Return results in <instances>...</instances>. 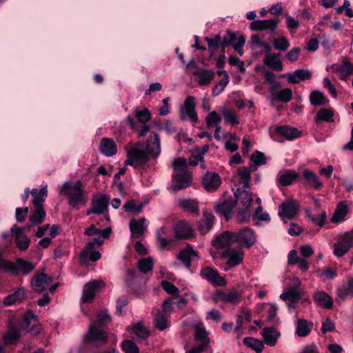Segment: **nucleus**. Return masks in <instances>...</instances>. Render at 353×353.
<instances>
[{
    "instance_id": "1",
    "label": "nucleus",
    "mask_w": 353,
    "mask_h": 353,
    "mask_svg": "<svg viewBox=\"0 0 353 353\" xmlns=\"http://www.w3.org/2000/svg\"><path fill=\"white\" fill-rule=\"evenodd\" d=\"M161 152V141L159 134L152 132L145 145L137 143L127 151L125 165L139 168L144 165L150 159H156Z\"/></svg>"
},
{
    "instance_id": "2",
    "label": "nucleus",
    "mask_w": 353,
    "mask_h": 353,
    "mask_svg": "<svg viewBox=\"0 0 353 353\" xmlns=\"http://www.w3.org/2000/svg\"><path fill=\"white\" fill-rule=\"evenodd\" d=\"M110 320V316L105 310L100 312L97 316L96 321L90 325L85 341L97 345L105 344L107 341V334L101 327L108 323Z\"/></svg>"
},
{
    "instance_id": "3",
    "label": "nucleus",
    "mask_w": 353,
    "mask_h": 353,
    "mask_svg": "<svg viewBox=\"0 0 353 353\" xmlns=\"http://www.w3.org/2000/svg\"><path fill=\"white\" fill-rule=\"evenodd\" d=\"M60 193L68 199V203L74 208L78 209L81 205L86 203L83 184L81 181H77L74 184L65 182L59 188Z\"/></svg>"
},
{
    "instance_id": "4",
    "label": "nucleus",
    "mask_w": 353,
    "mask_h": 353,
    "mask_svg": "<svg viewBox=\"0 0 353 353\" xmlns=\"http://www.w3.org/2000/svg\"><path fill=\"white\" fill-rule=\"evenodd\" d=\"M353 247V230L341 233L334 246V253L338 256H344Z\"/></svg>"
},
{
    "instance_id": "5",
    "label": "nucleus",
    "mask_w": 353,
    "mask_h": 353,
    "mask_svg": "<svg viewBox=\"0 0 353 353\" xmlns=\"http://www.w3.org/2000/svg\"><path fill=\"white\" fill-rule=\"evenodd\" d=\"M195 98L190 96L186 98L183 105L180 108L179 117L183 121L189 119L194 124L199 121L195 111Z\"/></svg>"
},
{
    "instance_id": "6",
    "label": "nucleus",
    "mask_w": 353,
    "mask_h": 353,
    "mask_svg": "<svg viewBox=\"0 0 353 353\" xmlns=\"http://www.w3.org/2000/svg\"><path fill=\"white\" fill-rule=\"evenodd\" d=\"M244 253L241 248H229L221 254V258L228 259L225 270L241 264L243 262Z\"/></svg>"
},
{
    "instance_id": "7",
    "label": "nucleus",
    "mask_w": 353,
    "mask_h": 353,
    "mask_svg": "<svg viewBox=\"0 0 353 353\" xmlns=\"http://www.w3.org/2000/svg\"><path fill=\"white\" fill-rule=\"evenodd\" d=\"M299 212V205L295 200H288L281 203L279 207V215L285 221L296 217Z\"/></svg>"
},
{
    "instance_id": "8",
    "label": "nucleus",
    "mask_w": 353,
    "mask_h": 353,
    "mask_svg": "<svg viewBox=\"0 0 353 353\" xmlns=\"http://www.w3.org/2000/svg\"><path fill=\"white\" fill-rule=\"evenodd\" d=\"M105 285L102 280H93L87 283L83 287L82 294L83 303H89L92 301L95 296V293Z\"/></svg>"
},
{
    "instance_id": "9",
    "label": "nucleus",
    "mask_w": 353,
    "mask_h": 353,
    "mask_svg": "<svg viewBox=\"0 0 353 353\" xmlns=\"http://www.w3.org/2000/svg\"><path fill=\"white\" fill-rule=\"evenodd\" d=\"M53 278L47 276L43 272L38 273L32 279L31 285L32 289L37 292H41L48 288L52 284Z\"/></svg>"
},
{
    "instance_id": "10",
    "label": "nucleus",
    "mask_w": 353,
    "mask_h": 353,
    "mask_svg": "<svg viewBox=\"0 0 353 353\" xmlns=\"http://www.w3.org/2000/svg\"><path fill=\"white\" fill-rule=\"evenodd\" d=\"M236 234V243H242L248 248L253 246L256 241V236L250 228H244Z\"/></svg>"
},
{
    "instance_id": "11",
    "label": "nucleus",
    "mask_w": 353,
    "mask_h": 353,
    "mask_svg": "<svg viewBox=\"0 0 353 353\" xmlns=\"http://www.w3.org/2000/svg\"><path fill=\"white\" fill-rule=\"evenodd\" d=\"M199 258L197 252L194 250L192 247L190 245L181 250L177 256V259L181 261L187 268H190L192 263L197 261Z\"/></svg>"
},
{
    "instance_id": "12",
    "label": "nucleus",
    "mask_w": 353,
    "mask_h": 353,
    "mask_svg": "<svg viewBox=\"0 0 353 353\" xmlns=\"http://www.w3.org/2000/svg\"><path fill=\"white\" fill-rule=\"evenodd\" d=\"M23 228H18L16 225L12 227L10 231L14 236L15 243L17 247L21 250L28 249L30 240L28 236L23 232Z\"/></svg>"
},
{
    "instance_id": "13",
    "label": "nucleus",
    "mask_w": 353,
    "mask_h": 353,
    "mask_svg": "<svg viewBox=\"0 0 353 353\" xmlns=\"http://www.w3.org/2000/svg\"><path fill=\"white\" fill-rule=\"evenodd\" d=\"M202 183L205 190L214 192L220 186L221 179L216 173L207 172L203 177Z\"/></svg>"
},
{
    "instance_id": "14",
    "label": "nucleus",
    "mask_w": 353,
    "mask_h": 353,
    "mask_svg": "<svg viewBox=\"0 0 353 353\" xmlns=\"http://www.w3.org/2000/svg\"><path fill=\"white\" fill-rule=\"evenodd\" d=\"M174 234L176 239H188L193 236V230L188 222L181 220L174 226Z\"/></svg>"
},
{
    "instance_id": "15",
    "label": "nucleus",
    "mask_w": 353,
    "mask_h": 353,
    "mask_svg": "<svg viewBox=\"0 0 353 353\" xmlns=\"http://www.w3.org/2000/svg\"><path fill=\"white\" fill-rule=\"evenodd\" d=\"M191 176L188 172L176 173L173 175L172 189L179 191L190 185Z\"/></svg>"
},
{
    "instance_id": "16",
    "label": "nucleus",
    "mask_w": 353,
    "mask_h": 353,
    "mask_svg": "<svg viewBox=\"0 0 353 353\" xmlns=\"http://www.w3.org/2000/svg\"><path fill=\"white\" fill-rule=\"evenodd\" d=\"M110 201V196L101 194L95 196L91 203L92 211L94 214H101L108 209Z\"/></svg>"
},
{
    "instance_id": "17",
    "label": "nucleus",
    "mask_w": 353,
    "mask_h": 353,
    "mask_svg": "<svg viewBox=\"0 0 353 353\" xmlns=\"http://www.w3.org/2000/svg\"><path fill=\"white\" fill-rule=\"evenodd\" d=\"M236 243V234L228 231L223 232L213 241V245L216 248H223Z\"/></svg>"
},
{
    "instance_id": "18",
    "label": "nucleus",
    "mask_w": 353,
    "mask_h": 353,
    "mask_svg": "<svg viewBox=\"0 0 353 353\" xmlns=\"http://www.w3.org/2000/svg\"><path fill=\"white\" fill-rule=\"evenodd\" d=\"M201 275L214 285L223 286L226 284L225 279L219 276L217 271L210 267L203 268L201 272Z\"/></svg>"
},
{
    "instance_id": "19",
    "label": "nucleus",
    "mask_w": 353,
    "mask_h": 353,
    "mask_svg": "<svg viewBox=\"0 0 353 353\" xmlns=\"http://www.w3.org/2000/svg\"><path fill=\"white\" fill-rule=\"evenodd\" d=\"M195 81L200 86L208 85L214 78V72L210 70L200 68L193 72Z\"/></svg>"
},
{
    "instance_id": "20",
    "label": "nucleus",
    "mask_w": 353,
    "mask_h": 353,
    "mask_svg": "<svg viewBox=\"0 0 353 353\" xmlns=\"http://www.w3.org/2000/svg\"><path fill=\"white\" fill-rule=\"evenodd\" d=\"M148 222L145 218L132 220L130 222V229L132 236L137 239L141 237L144 234Z\"/></svg>"
},
{
    "instance_id": "21",
    "label": "nucleus",
    "mask_w": 353,
    "mask_h": 353,
    "mask_svg": "<svg viewBox=\"0 0 353 353\" xmlns=\"http://www.w3.org/2000/svg\"><path fill=\"white\" fill-rule=\"evenodd\" d=\"M279 22L278 19L268 20H255L250 23V28L254 30H270L274 31Z\"/></svg>"
},
{
    "instance_id": "22",
    "label": "nucleus",
    "mask_w": 353,
    "mask_h": 353,
    "mask_svg": "<svg viewBox=\"0 0 353 353\" xmlns=\"http://www.w3.org/2000/svg\"><path fill=\"white\" fill-rule=\"evenodd\" d=\"M26 298V293L25 289L19 288L14 293L6 296L3 303L6 306H10L21 303Z\"/></svg>"
},
{
    "instance_id": "23",
    "label": "nucleus",
    "mask_w": 353,
    "mask_h": 353,
    "mask_svg": "<svg viewBox=\"0 0 353 353\" xmlns=\"http://www.w3.org/2000/svg\"><path fill=\"white\" fill-rule=\"evenodd\" d=\"M348 213V207L347 202L345 201H340L333 213L331 221L334 223H339L344 221Z\"/></svg>"
},
{
    "instance_id": "24",
    "label": "nucleus",
    "mask_w": 353,
    "mask_h": 353,
    "mask_svg": "<svg viewBox=\"0 0 353 353\" xmlns=\"http://www.w3.org/2000/svg\"><path fill=\"white\" fill-rule=\"evenodd\" d=\"M283 77H285L289 83H298L300 81L310 79L312 74L307 70L299 69L296 70L293 73L284 74Z\"/></svg>"
},
{
    "instance_id": "25",
    "label": "nucleus",
    "mask_w": 353,
    "mask_h": 353,
    "mask_svg": "<svg viewBox=\"0 0 353 353\" xmlns=\"http://www.w3.org/2000/svg\"><path fill=\"white\" fill-rule=\"evenodd\" d=\"M214 215L208 212H203L201 219L198 224V229L202 234H205L214 224Z\"/></svg>"
},
{
    "instance_id": "26",
    "label": "nucleus",
    "mask_w": 353,
    "mask_h": 353,
    "mask_svg": "<svg viewBox=\"0 0 353 353\" xmlns=\"http://www.w3.org/2000/svg\"><path fill=\"white\" fill-rule=\"evenodd\" d=\"M313 298L316 304L319 307L330 309L333 305L332 299L323 291L314 292Z\"/></svg>"
},
{
    "instance_id": "27",
    "label": "nucleus",
    "mask_w": 353,
    "mask_h": 353,
    "mask_svg": "<svg viewBox=\"0 0 353 353\" xmlns=\"http://www.w3.org/2000/svg\"><path fill=\"white\" fill-rule=\"evenodd\" d=\"M261 335L265 344L274 346L276 343L280 333L274 327H266L263 329Z\"/></svg>"
},
{
    "instance_id": "28",
    "label": "nucleus",
    "mask_w": 353,
    "mask_h": 353,
    "mask_svg": "<svg viewBox=\"0 0 353 353\" xmlns=\"http://www.w3.org/2000/svg\"><path fill=\"white\" fill-rule=\"evenodd\" d=\"M280 56V54L276 53L266 54L263 60V63L274 70L281 71L283 69V64Z\"/></svg>"
},
{
    "instance_id": "29",
    "label": "nucleus",
    "mask_w": 353,
    "mask_h": 353,
    "mask_svg": "<svg viewBox=\"0 0 353 353\" xmlns=\"http://www.w3.org/2000/svg\"><path fill=\"white\" fill-rule=\"evenodd\" d=\"M333 68L341 79H345L347 76L353 74V64L347 59L343 60L341 64L333 65Z\"/></svg>"
},
{
    "instance_id": "30",
    "label": "nucleus",
    "mask_w": 353,
    "mask_h": 353,
    "mask_svg": "<svg viewBox=\"0 0 353 353\" xmlns=\"http://www.w3.org/2000/svg\"><path fill=\"white\" fill-rule=\"evenodd\" d=\"M241 300V294L236 292H219L215 298V301H224L236 304Z\"/></svg>"
},
{
    "instance_id": "31",
    "label": "nucleus",
    "mask_w": 353,
    "mask_h": 353,
    "mask_svg": "<svg viewBox=\"0 0 353 353\" xmlns=\"http://www.w3.org/2000/svg\"><path fill=\"white\" fill-rule=\"evenodd\" d=\"M100 151L107 157L113 156L117 153V149L114 141L111 139L103 138L100 143Z\"/></svg>"
},
{
    "instance_id": "32",
    "label": "nucleus",
    "mask_w": 353,
    "mask_h": 353,
    "mask_svg": "<svg viewBox=\"0 0 353 353\" xmlns=\"http://www.w3.org/2000/svg\"><path fill=\"white\" fill-rule=\"evenodd\" d=\"M103 243V240L99 237H94L93 239L88 242L86 247L80 253V259L81 263H85L88 256L89 252L94 250L95 248L101 246Z\"/></svg>"
},
{
    "instance_id": "33",
    "label": "nucleus",
    "mask_w": 353,
    "mask_h": 353,
    "mask_svg": "<svg viewBox=\"0 0 353 353\" xmlns=\"http://www.w3.org/2000/svg\"><path fill=\"white\" fill-rule=\"evenodd\" d=\"M179 206L186 212L197 213L199 212L198 201L194 199H180Z\"/></svg>"
},
{
    "instance_id": "34",
    "label": "nucleus",
    "mask_w": 353,
    "mask_h": 353,
    "mask_svg": "<svg viewBox=\"0 0 353 353\" xmlns=\"http://www.w3.org/2000/svg\"><path fill=\"white\" fill-rule=\"evenodd\" d=\"M236 205L235 201L227 200L216 206V210L218 213L225 216L226 220L230 218V214Z\"/></svg>"
},
{
    "instance_id": "35",
    "label": "nucleus",
    "mask_w": 353,
    "mask_h": 353,
    "mask_svg": "<svg viewBox=\"0 0 353 353\" xmlns=\"http://www.w3.org/2000/svg\"><path fill=\"white\" fill-rule=\"evenodd\" d=\"M112 230L110 228H107L103 230L97 228L95 225H91L85 231V234L88 236H96L101 239H107L109 237Z\"/></svg>"
},
{
    "instance_id": "36",
    "label": "nucleus",
    "mask_w": 353,
    "mask_h": 353,
    "mask_svg": "<svg viewBox=\"0 0 353 353\" xmlns=\"http://www.w3.org/2000/svg\"><path fill=\"white\" fill-rule=\"evenodd\" d=\"M20 337V330L17 327H11L3 335L5 345L14 344Z\"/></svg>"
},
{
    "instance_id": "37",
    "label": "nucleus",
    "mask_w": 353,
    "mask_h": 353,
    "mask_svg": "<svg viewBox=\"0 0 353 353\" xmlns=\"http://www.w3.org/2000/svg\"><path fill=\"white\" fill-rule=\"evenodd\" d=\"M276 132L288 140L298 138L300 136V132L296 128L286 125L278 127Z\"/></svg>"
},
{
    "instance_id": "38",
    "label": "nucleus",
    "mask_w": 353,
    "mask_h": 353,
    "mask_svg": "<svg viewBox=\"0 0 353 353\" xmlns=\"http://www.w3.org/2000/svg\"><path fill=\"white\" fill-rule=\"evenodd\" d=\"M248 189L238 190L235 193L236 197L245 208H249L253 201L252 194L248 191Z\"/></svg>"
},
{
    "instance_id": "39",
    "label": "nucleus",
    "mask_w": 353,
    "mask_h": 353,
    "mask_svg": "<svg viewBox=\"0 0 353 353\" xmlns=\"http://www.w3.org/2000/svg\"><path fill=\"white\" fill-rule=\"evenodd\" d=\"M303 174L307 182L312 188L319 189L323 186V183L320 181L319 176L312 171L305 170Z\"/></svg>"
},
{
    "instance_id": "40",
    "label": "nucleus",
    "mask_w": 353,
    "mask_h": 353,
    "mask_svg": "<svg viewBox=\"0 0 353 353\" xmlns=\"http://www.w3.org/2000/svg\"><path fill=\"white\" fill-rule=\"evenodd\" d=\"M313 327V323L305 319H300L296 324V334L299 336H305L310 334Z\"/></svg>"
},
{
    "instance_id": "41",
    "label": "nucleus",
    "mask_w": 353,
    "mask_h": 353,
    "mask_svg": "<svg viewBox=\"0 0 353 353\" xmlns=\"http://www.w3.org/2000/svg\"><path fill=\"white\" fill-rule=\"evenodd\" d=\"M37 322V316L32 312H27L22 317L20 323V328L19 329L30 331L31 330L30 326L32 325L33 327L36 325Z\"/></svg>"
},
{
    "instance_id": "42",
    "label": "nucleus",
    "mask_w": 353,
    "mask_h": 353,
    "mask_svg": "<svg viewBox=\"0 0 353 353\" xmlns=\"http://www.w3.org/2000/svg\"><path fill=\"white\" fill-rule=\"evenodd\" d=\"M250 168L243 167L239 168L236 171L237 175L243 184V188H249L251 180L252 170Z\"/></svg>"
},
{
    "instance_id": "43",
    "label": "nucleus",
    "mask_w": 353,
    "mask_h": 353,
    "mask_svg": "<svg viewBox=\"0 0 353 353\" xmlns=\"http://www.w3.org/2000/svg\"><path fill=\"white\" fill-rule=\"evenodd\" d=\"M310 101L312 105L321 106L325 105L328 101L325 95L320 91H312L310 94Z\"/></svg>"
},
{
    "instance_id": "44",
    "label": "nucleus",
    "mask_w": 353,
    "mask_h": 353,
    "mask_svg": "<svg viewBox=\"0 0 353 353\" xmlns=\"http://www.w3.org/2000/svg\"><path fill=\"white\" fill-rule=\"evenodd\" d=\"M337 295L341 299L347 296H353V277L348 278L347 283L337 290Z\"/></svg>"
},
{
    "instance_id": "45",
    "label": "nucleus",
    "mask_w": 353,
    "mask_h": 353,
    "mask_svg": "<svg viewBox=\"0 0 353 353\" xmlns=\"http://www.w3.org/2000/svg\"><path fill=\"white\" fill-rule=\"evenodd\" d=\"M292 92L291 89L284 88V89H282V90L278 91V92L276 94H274L272 99L274 101H282L284 103H287L292 99Z\"/></svg>"
},
{
    "instance_id": "46",
    "label": "nucleus",
    "mask_w": 353,
    "mask_h": 353,
    "mask_svg": "<svg viewBox=\"0 0 353 353\" xmlns=\"http://www.w3.org/2000/svg\"><path fill=\"white\" fill-rule=\"evenodd\" d=\"M243 343L246 346L255 350L256 353H261L264 347L263 343L261 341L252 337L244 338Z\"/></svg>"
},
{
    "instance_id": "47",
    "label": "nucleus",
    "mask_w": 353,
    "mask_h": 353,
    "mask_svg": "<svg viewBox=\"0 0 353 353\" xmlns=\"http://www.w3.org/2000/svg\"><path fill=\"white\" fill-rule=\"evenodd\" d=\"M280 298L283 301H299L300 293L296 288L290 287L280 295Z\"/></svg>"
},
{
    "instance_id": "48",
    "label": "nucleus",
    "mask_w": 353,
    "mask_h": 353,
    "mask_svg": "<svg viewBox=\"0 0 353 353\" xmlns=\"http://www.w3.org/2000/svg\"><path fill=\"white\" fill-rule=\"evenodd\" d=\"M154 315V322L156 327L163 330L168 327L167 317L165 314L157 310Z\"/></svg>"
},
{
    "instance_id": "49",
    "label": "nucleus",
    "mask_w": 353,
    "mask_h": 353,
    "mask_svg": "<svg viewBox=\"0 0 353 353\" xmlns=\"http://www.w3.org/2000/svg\"><path fill=\"white\" fill-rule=\"evenodd\" d=\"M296 176L297 174L294 171L289 170L279 176V181L283 186L289 185Z\"/></svg>"
},
{
    "instance_id": "50",
    "label": "nucleus",
    "mask_w": 353,
    "mask_h": 353,
    "mask_svg": "<svg viewBox=\"0 0 353 353\" xmlns=\"http://www.w3.org/2000/svg\"><path fill=\"white\" fill-rule=\"evenodd\" d=\"M46 216L45 211L43 208H35L33 213L30 216V221L33 225L41 223L43 221Z\"/></svg>"
},
{
    "instance_id": "51",
    "label": "nucleus",
    "mask_w": 353,
    "mask_h": 353,
    "mask_svg": "<svg viewBox=\"0 0 353 353\" xmlns=\"http://www.w3.org/2000/svg\"><path fill=\"white\" fill-rule=\"evenodd\" d=\"M15 265L17 268V273L19 270H20L25 274H28L34 268V265L32 263L22 259H17Z\"/></svg>"
},
{
    "instance_id": "52",
    "label": "nucleus",
    "mask_w": 353,
    "mask_h": 353,
    "mask_svg": "<svg viewBox=\"0 0 353 353\" xmlns=\"http://www.w3.org/2000/svg\"><path fill=\"white\" fill-rule=\"evenodd\" d=\"M138 268L143 273L151 271L153 268V259L150 256L141 259L138 261Z\"/></svg>"
},
{
    "instance_id": "53",
    "label": "nucleus",
    "mask_w": 353,
    "mask_h": 353,
    "mask_svg": "<svg viewBox=\"0 0 353 353\" xmlns=\"http://www.w3.org/2000/svg\"><path fill=\"white\" fill-rule=\"evenodd\" d=\"M194 329L196 331L195 338L198 341H201L202 343H206V345H208V332L204 328L203 324L201 323H199L194 326Z\"/></svg>"
},
{
    "instance_id": "54",
    "label": "nucleus",
    "mask_w": 353,
    "mask_h": 353,
    "mask_svg": "<svg viewBox=\"0 0 353 353\" xmlns=\"http://www.w3.org/2000/svg\"><path fill=\"white\" fill-rule=\"evenodd\" d=\"M221 121V117L215 111L210 112L205 117V122L208 128L217 126Z\"/></svg>"
},
{
    "instance_id": "55",
    "label": "nucleus",
    "mask_w": 353,
    "mask_h": 353,
    "mask_svg": "<svg viewBox=\"0 0 353 353\" xmlns=\"http://www.w3.org/2000/svg\"><path fill=\"white\" fill-rule=\"evenodd\" d=\"M132 331L139 340H144L149 336V331L139 323L132 326Z\"/></svg>"
},
{
    "instance_id": "56",
    "label": "nucleus",
    "mask_w": 353,
    "mask_h": 353,
    "mask_svg": "<svg viewBox=\"0 0 353 353\" xmlns=\"http://www.w3.org/2000/svg\"><path fill=\"white\" fill-rule=\"evenodd\" d=\"M222 114L226 122L230 123L231 125L239 123V121L234 110L232 109L223 108Z\"/></svg>"
},
{
    "instance_id": "57",
    "label": "nucleus",
    "mask_w": 353,
    "mask_h": 353,
    "mask_svg": "<svg viewBox=\"0 0 353 353\" xmlns=\"http://www.w3.org/2000/svg\"><path fill=\"white\" fill-rule=\"evenodd\" d=\"M229 83V76L228 74H225V77L219 81L216 85L214 87L212 90V94L214 96L219 95L225 89V86Z\"/></svg>"
},
{
    "instance_id": "58",
    "label": "nucleus",
    "mask_w": 353,
    "mask_h": 353,
    "mask_svg": "<svg viewBox=\"0 0 353 353\" xmlns=\"http://www.w3.org/2000/svg\"><path fill=\"white\" fill-rule=\"evenodd\" d=\"M273 45L275 49L280 51H285L290 47V43L288 40L281 37L273 40Z\"/></svg>"
},
{
    "instance_id": "59",
    "label": "nucleus",
    "mask_w": 353,
    "mask_h": 353,
    "mask_svg": "<svg viewBox=\"0 0 353 353\" xmlns=\"http://www.w3.org/2000/svg\"><path fill=\"white\" fill-rule=\"evenodd\" d=\"M173 167H174V174L188 172L186 170L187 162L185 159H182V158L176 159L173 163Z\"/></svg>"
},
{
    "instance_id": "60",
    "label": "nucleus",
    "mask_w": 353,
    "mask_h": 353,
    "mask_svg": "<svg viewBox=\"0 0 353 353\" xmlns=\"http://www.w3.org/2000/svg\"><path fill=\"white\" fill-rule=\"evenodd\" d=\"M121 347L125 353H139L137 345L132 341L125 339L121 343Z\"/></svg>"
},
{
    "instance_id": "61",
    "label": "nucleus",
    "mask_w": 353,
    "mask_h": 353,
    "mask_svg": "<svg viewBox=\"0 0 353 353\" xmlns=\"http://www.w3.org/2000/svg\"><path fill=\"white\" fill-rule=\"evenodd\" d=\"M123 208L133 214H138L142 211L143 205H137L133 201H130L123 205Z\"/></svg>"
},
{
    "instance_id": "62",
    "label": "nucleus",
    "mask_w": 353,
    "mask_h": 353,
    "mask_svg": "<svg viewBox=\"0 0 353 353\" xmlns=\"http://www.w3.org/2000/svg\"><path fill=\"white\" fill-rule=\"evenodd\" d=\"M334 115L333 112L331 110L322 108L316 114V119L321 121H330Z\"/></svg>"
},
{
    "instance_id": "63",
    "label": "nucleus",
    "mask_w": 353,
    "mask_h": 353,
    "mask_svg": "<svg viewBox=\"0 0 353 353\" xmlns=\"http://www.w3.org/2000/svg\"><path fill=\"white\" fill-rule=\"evenodd\" d=\"M251 161L256 165H261L265 163L266 162V157L264 155L263 153L259 152V151H255L250 157Z\"/></svg>"
},
{
    "instance_id": "64",
    "label": "nucleus",
    "mask_w": 353,
    "mask_h": 353,
    "mask_svg": "<svg viewBox=\"0 0 353 353\" xmlns=\"http://www.w3.org/2000/svg\"><path fill=\"white\" fill-rule=\"evenodd\" d=\"M134 116L138 119L139 121L142 123L148 122L151 117L149 110L146 108L143 110L135 111Z\"/></svg>"
}]
</instances>
